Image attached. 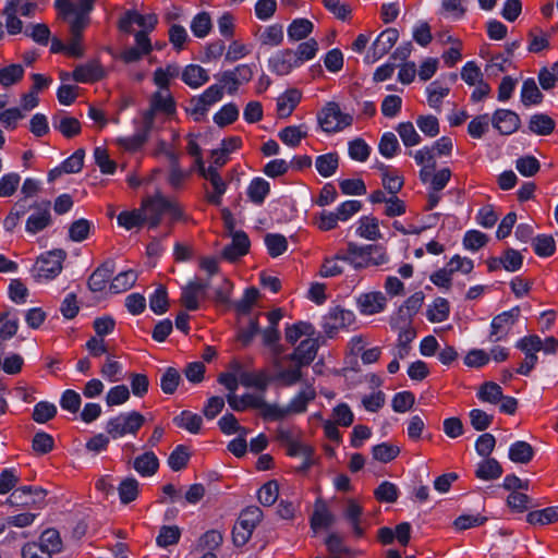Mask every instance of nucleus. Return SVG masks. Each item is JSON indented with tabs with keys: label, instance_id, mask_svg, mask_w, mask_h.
I'll return each instance as SVG.
<instances>
[{
	"label": "nucleus",
	"instance_id": "1",
	"mask_svg": "<svg viewBox=\"0 0 558 558\" xmlns=\"http://www.w3.org/2000/svg\"><path fill=\"white\" fill-rule=\"evenodd\" d=\"M56 7L59 15L69 23L73 35H80L85 26L88 24V13L92 10V0H80L78 4L74 5L68 0H57Z\"/></svg>",
	"mask_w": 558,
	"mask_h": 558
},
{
	"label": "nucleus",
	"instance_id": "2",
	"mask_svg": "<svg viewBox=\"0 0 558 558\" xmlns=\"http://www.w3.org/2000/svg\"><path fill=\"white\" fill-rule=\"evenodd\" d=\"M145 423V417L137 411L122 412L108 420L106 432L112 439L126 435H136Z\"/></svg>",
	"mask_w": 558,
	"mask_h": 558
},
{
	"label": "nucleus",
	"instance_id": "3",
	"mask_svg": "<svg viewBox=\"0 0 558 558\" xmlns=\"http://www.w3.org/2000/svg\"><path fill=\"white\" fill-rule=\"evenodd\" d=\"M40 46L50 44L52 53H63L70 58H82L85 53L86 44L84 37H33Z\"/></svg>",
	"mask_w": 558,
	"mask_h": 558
},
{
	"label": "nucleus",
	"instance_id": "4",
	"mask_svg": "<svg viewBox=\"0 0 558 558\" xmlns=\"http://www.w3.org/2000/svg\"><path fill=\"white\" fill-rule=\"evenodd\" d=\"M514 347L524 354V359L515 369V373L529 376L537 364V353L543 349V340L537 335H529L519 339Z\"/></svg>",
	"mask_w": 558,
	"mask_h": 558
},
{
	"label": "nucleus",
	"instance_id": "5",
	"mask_svg": "<svg viewBox=\"0 0 558 558\" xmlns=\"http://www.w3.org/2000/svg\"><path fill=\"white\" fill-rule=\"evenodd\" d=\"M353 118L343 113L337 102H328L318 114V122L327 133H335L352 124Z\"/></svg>",
	"mask_w": 558,
	"mask_h": 558
},
{
	"label": "nucleus",
	"instance_id": "6",
	"mask_svg": "<svg viewBox=\"0 0 558 558\" xmlns=\"http://www.w3.org/2000/svg\"><path fill=\"white\" fill-rule=\"evenodd\" d=\"M46 496L47 492L39 486H21L12 492L5 504L20 508H40Z\"/></svg>",
	"mask_w": 558,
	"mask_h": 558
},
{
	"label": "nucleus",
	"instance_id": "7",
	"mask_svg": "<svg viewBox=\"0 0 558 558\" xmlns=\"http://www.w3.org/2000/svg\"><path fill=\"white\" fill-rule=\"evenodd\" d=\"M33 213L28 216L25 230L29 234H37L50 227L52 223L50 201L34 202L29 205Z\"/></svg>",
	"mask_w": 558,
	"mask_h": 558
},
{
	"label": "nucleus",
	"instance_id": "8",
	"mask_svg": "<svg viewBox=\"0 0 558 558\" xmlns=\"http://www.w3.org/2000/svg\"><path fill=\"white\" fill-rule=\"evenodd\" d=\"M17 1L11 0L4 8V15L7 16V28L10 35H16L24 32L25 35H50V29L46 24H32L24 28L21 20L16 17Z\"/></svg>",
	"mask_w": 558,
	"mask_h": 558
},
{
	"label": "nucleus",
	"instance_id": "9",
	"mask_svg": "<svg viewBox=\"0 0 558 558\" xmlns=\"http://www.w3.org/2000/svg\"><path fill=\"white\" fill-rule=\"evenodd\" d=\"M157 24L155 14H141L138 12H128L120 20V29L124 33H134L135 35H147L153 32Z\"/></svg>",
	"mask_w": 558,
	"mask_h": 558
},
{
	"label": "nucleus",
	"instance_id": "10",
	"mask_svg": "<svg viewBox=\"0 0 558 558\" xmlns=\"http://www.w3.org/2000/svg\"><path fill=\"white\" fill-rule=\"evenodd\" d=\"M519 316V306H514L511 310L502 312L495 316L490 324L489 340L492 342H497L505 339L511 327L517 323Z\"/></svg>",
	"mask_w": 558,
	"mask_h": 558
},
{
	"label": "nucleus",
	"instance_id": "11",
	"mask_svg": "<svg viewBox=\"0 0 558 558\" xmlns=\"http://www.w3.org/2000/svg\"><path fill=\"white\" fill-rule=\"evenodd\" d=\"M65 257L66 253L61 248L43 254L37 260L38 276L46 279L57 277L62 270V263Z\"/></svg>",
	"mask_w": 558,
	"mask_h": 558
},
{
	"label": "nucleus",
	"instance_id": "12",
	"mask_svg": "<svg viewBox=\"0 0 558 558\" xmlns=\"http://www.w3.org/2000/svg\"><path fill=\"white\" fill-rule=\"evenodd\" d=\"M354 320V314L351 311L341 308L339 306L331 308L323 318V329L328 337L333 335L342 328L351 325Z\"/></svg>",
	"mask_w": 558,
	"mask_h": 558
},
{
	"label": "nucleus",
	"instance_id": "13",
	"mask_svg": "<svg viewBox=\"0 0 558 558\" xmlns=\"http://www.w3.org/2000/svg\"><path fill=\"white\" fill-rule=\"evenodd\" d=\"M318 342L316 339L307 338L295 348V350L286 355L284 360L298 363V366H308L316 357Z\"/></svg>",
	"mask_w": 558,
	"mask_h": 558
},
{
	"label": "nucleus",
	"instance_id": "14",
	"mask_svg": "<svg viewBox=\"0 0 558 558\" xmlns=\"http://www.w3.org/2000/svg\"><path fill=\"white\" fill-rule=\"evenodd\" d=\"M493 126L502 135L513 134L521 125L520 117L509 109H497L492 117Z\"/></svg>",
	"mask_w": 558,
	"mask_h": 558
},
{
	"label": "nucleus",
	"instance_id": "15",
	"mask_svg": "<svg viewBox=\"0 0 558 558\" xmlns=\"http://www.w3.org/2000/svg\"><path fill=\"white\" fill-rule=\"evenodd\" d=\"M367 245H357L354 242H349L345 253H338L337 258L342 262L349 263L354 269H363L369 267L368 257L371 252Z\"/></svg>",
	"mask_w": 558,
	"mask_h": 558
},
{
	"label": "nucleus",
	"instance_id": "16",
	"mask_svg": "<svg viewBox=\"0 0 558 558\" xmlns=\"http://www.w3.org/2000/svg\"><path fill=\"white\" fill-rule=\"evenodd\" d=\"M231 236V243L222 250L221 255L225 259L234 262L248 253L251 242L247 234L241 230L233 232Z\"/></svg>",
	"mask_w": 558,
	"mask_h": 558
},
{
	"label": "nucleus",
	"instance_id": "17",
	"mask_svg": "<svg viewBox=\"0 0 558 558\" xmlns=\"http://www.w3.org/2000/svg\"><path fill=\"white\" fill-rule=\"evenodd\" d=\"M363 507L354 499H348L343 510V518L352 529L354 537L362 538L365 534L364 521L362 519Z\"/></svg>",
	"mask_w": 558,
	"mask_h": 558
},
{
	"label": "nucleus",
	"instance_id": "18",
	"mask_svg": "<svg viewBox=\"0 0 558 558\" xmlns=\"http://www.w3.org/2000/svg\"><path fill=\"white\" fill-rule=\"evenodd\" d=\"M116 270L112 259H107L88 278L87 284L92 292H101Z\"/></svg>",
	"mask_w": 558,
	"mask_h": 558
},
{
	"label": "nucleus",
	"instance_id": "19",
	"mask_svg": "<svg viewBox=\"0 0 558 558\" xmlns=\"http://www.w3.org/2000/svg\"><path fill=\"white\" fill-rule=\"evenodd\" d=\"M387 299L379 291L363 293L357 298V305L362 314L373 315L384 311Z\"/></svg>",
	"mask_w": 558,
	"mask_h": 558
},
{
	"label": "nucleus",
	"instance_id": "20",
	"mask_svg": "<svg viewBox=\"0 0 558 558\" xmlns=\"http://www.w3.org/2000/svg\"><path fill=\"white\" fill-rule=\"evenodd\" d=\"M135 45L126 47L117 57L124 63H134L141 60L144 56L148 54L151 49V43L149 37H135Z\"/></svg>",
	"mask_w": 558,
	"mask_h": 558
},
{
	"label": "nucleus",
	"instance_id": "21",
	"mask_svg": "<svg viewBox=\"0 0 558 558\" xmlns=\"http://www.w3.org/2000/svg\"><path fill=\"white\" fill-rule=\"evenodd\" d=\"M269 62L271 71L278 75H287L293 69L301 66L296 57L293 56L292 49L280 51L274 58H271Z\"/></svg>",
	"mask_w": 558,
	"mask_h": 558
},
{
	"label": "nucleus",
	"instance_id": "22",
	"mask_svg": "<svg viewBox=\"0 0 558 558\" xmlns=\"http://www.w3.org/2000/svg\"><path fill=\"white\" fill-rule=\"evenodd\" d=\"M72 76L78 83H94L105 76V71L98 61H90L88 63L77 65L74 69Z\"/></svg>",
	"mask_w": 558,
	"mask_h": 558
},
{
	"label": "nucleus",
	"instance_id": "23",
	"mask_svg": "<svg viewBox=\"0 0 558 558\" xmlns=\"http://www.w3.org/2000/svg\"><path fill=\"white\" fill-rule=\"evenodd\" d=\"M162 203V195L157 194L143 202V213L146 216V222L150 229L158 227L163 215H166Z\"/></svg>",
	"mask_w": 558,
	"mask_h": 558
},
{
	"label": "nucleus",
	"instance_id": "24",
	"mask_svg": "<svg viewBox=\"0 0 558 558\" xmlns=\"http://www.w3.org/2000/svg\"><path fill=\"white\" fill-rule=\"evenodd\" d=\"M335 522V515L331 513V511L328 509L327 505L322 501L317 500L315 504L314 512L311 517V527L315 532L318 529H328Z\"/></svg>",
	"mask_w": 558,
	"mask_h": 558
},
{
	"label": "nucleus",
	"instance_id": "25",
	"mask_svg": "<svg viewBox=\"0 0 558 558\" xmlns=\"http://www.w3.org/2000/svg\"><path fill=\"white\" fill-rule=\"evenodd\" d=\"M359 226L356 228V234L360 238L376 241L383 238L381 232L379 230L378 219L374 216H362L359 219Z\"/></svg>",
	"mask_w": 558,
	"mask_h": 558
},
{
	"label": "nucleus",
	"instance_id": "26",
	"mask_svg": "<svg viewBox=\"0 0 558 558\" xmlns=\"http://www.w3.org/2000/svg\"><path fill=\"white\" fill-rule=\"evenodd\" d=\"M301 92L296 88L288 89L277 100V111L281 118L291 116L295 107L301 101Z\"/></svg>",
	"mask_w": 558,
	"mask_h": 558
},
{
	"label": "nucleus",
	"instance_id": "27",
	"mask_svg": "<svg viewBox=\"0 0 558 558\" xmlns=\"http://www.w3.org/2000/svg\"><path fill=\"white\" fill-rule=\"evenodd\" d=\"M315 397V389L311 386L301 390L284 408L287 415L304 413L307 409V404L314 400Z\"/></svg>",
	"mask_w": 558,
	"mask_h": 558
},
{
	"label": "nucleus",
	"instance_id": "28",
	"mask_svg": "<svg viewBox=\"0 0 558 558\" xmlns=\"http://www.w3.org/2000/svg\"><path fill=\"white\" fill-rule=\"evenodd\" d=\"M502 474V468L495 458H485L477 464L475 476L483 481L497 480Z\"/></svg>",
	"mask_w": 558,
	"mask_h": 558
},
{
	"label": "nucleus",
	"instance_id": "29",
	"mask_svg": "<svg viewBox=\"0 0 558 558\" xmlns=\"http://www.w3.org/2000/svg\"><path fill=\"white\" fill-rule=\"evenodd\" d=\"M133 466L142 476H151L158 471L159 460L153 451H147L135 458Z\"/></svg>",
	"mask_w": 558,
	"mask_h": 558
},
{
	"label": "nucleus",
	"instance_id": "30",
	"mask_svg": "<svg viewBox=\"0 0 558 558\" xmlns=\"http://www.w3.org/2000/svg\"><path fill=\"white\" fill-rule=\"evenodd\" d=\"M262 393H244L241 397H238L235 393H229L227 396V401L230 408L234 411L241 412L248 408L257 409L259 404Z\"/></svg>",
	"mask_w": 558,
	"mask_h": 558
},
{
	"label": "nucleus",
	"instance_id": "31",
	"mask_svg": "<svg viewBox=\"0 0 558 558\" xmlns=\"http://www.w3.org/2000/svg\"><path fill=\"white\" fill-rule=\"evenodd\" d=\"M508 457L514 463L527 464L534 457V449L529 442L518 440L510 446Z\"/></svg>",
	"mask_w": 558,
	"mask_h": 558
},
{
	"label": "nucleus",
	"instance_id": "32",
	"mask_svg": "<svg viewBox=\"0 0 558 558\" xmlns=\"http://www.w3.org/2000/svg\"><path fill=\"white\" fill-rule=\"evenodd\" d=\"M52 125L66 138H72L78 135L82 130L80 121L73 117L59 118L58 116H54L52 118Z\"/></svg>",
	"mask_w": 558,
	"mask_h": 558
},
{
	"label": "nucleus",
	"instance_id": "33",
	"mask_svg": "<svg viewBox=\"0 0 558 558\" xmlns=\"http://www.w3.org/2000/svg\"><path fill=\"white\" fill-rule=\"evenodd\" d=\"M182 80L185 84L193 88H197L208 82L209 75L207 71L198 64L187 65L183 73Z\"/></svg>",
	"mask_w": 558,
	"mask_h": 558
},
{
	"label": "nucleus",
	"instance_id": "34",
	"mask_svg": "<svg viewBox=\"0 0 558 558\" xmlns=\"http://www.w3.org/2000/svg\"><path fill=\"white\" fill-rule=\"evenodd\" d=\"M143 210L142 207L140 209L121 211L117 217L118 225L126 230L141 228L146 222V216Z\"/></svg>",
	"mask_w": 558,
	"mask_h": 558
},
{
	"label": "nucleus",
	"instance_id": "35",
	"mask_svg": "<svg viewBox=\"0 0 558 558\" xmlns=\"http://www.w3.org/2000/svg\"><path fill=\"white\" fill-rule=\"evenodd\" d=\"M269 192L270 184L263 178H254L247 187V196L256 205H262Z\"/></svg>",
	"mask_w": 558,
	"mask_h": 558
},
{
	"label": "nucleus",
	"instance_id": "36",
	"mask_svg": "<svg viewBox=\"0 0 558 558\" xmlns=\"http://www.w3.org/2000/svg\"><path fill=\"white\" fill-rule=\"evenodd\" d=\"M173 423L192 434H198L203 425V418L201 415L185 410L173 418Z\"/></svg>",
	"mask_w": 558,
	"mask_h": 558
},
{
	"label": "nucleus",
	"instance_id": "37",
	"mask_svg": "<svg viewBox=\"0 0 558 558\" xmlns=\"http://www.w3.org/2000/svg\"><path fill=\"white\" fill-rule=\"evenodd\" d=\"M526 521L532 525H547L558 521V506L547 507L542 510L531 511L526 515Z\"/></svg>",
	"mask_w": 558,
	"mask_h": 558
},
{
	"label": "nucleus",
	"instance_id": "38",
	"mask_svg": "<svg viewBox=\"0 0 558 558\" xmlns=\"http://www.w3.org/2000/svg\"><path fill=\"white\" fill-rule=\"evenodd\" d=\"M529 129L537 135H549L555 130V121L545 113H536L531 117Z\"/></svg>",
	"mask_w": 558,
	"mask_h": 558
},
{
	"label": "nucleus",
	"instance_id": "39",
	"mask_svg": "<svg viewBox=\"0 0 558 558\" xmlns=\"http://www.w3.org/2000/svg\"><path fill=\"white\" fill-rule=\"evenodd\" d=\"M315 167L318 173L324 178L331 177L339 167V156L337 153L320 155L315 160Z\"/></svg>",
	"mask_w": 558,
	"mask_h": 558
},
{
	"label": "nucleus",
	"instance_id": "40",
	"mask_svg": "<svg viewBox=\"0 0 558 558\" xmlns=\"http://www.w3.org/2000/svg\"><path fill=\"white\" fill-rule=\"evenodd\" d=\"M240 383L244 387H253L258 389L263 395L265 393L269 378L264 371L260 372H243L240 375Z\"/></svg>",
	"mask_w": 558,
	"mask_h": 558
},
{
	"label": "nucleus",
	"instance_id": "41",
	"mask_svg": "<svg viewBox=\"0 0 558 558\" xmlns=\"http://www.w3.org/2000/svg\"><path fill=\"white\" fill-rule=\"evenodd\" d=\"M304 125H289L283 128L278 136L283 144L290 147H296L301 141L306 137L307 132Z\"/></svg>",
	"mask_w": 558,
	"mask_h": 558
},
{
	"label": "nucleus",
	"instance_id": "42",
	"mask_svg": "<svg viewBox=\"0 0 558 558\" xmlns=\"http://www.w3.org/2000/svg\"><path fill=\"white\" fill-rule=\"evenodd\" d=\"M137 279L136 271L129 269L118 274L110 283V291L112 293H121L131 289Z\"/></svg>",
	"mask_w": 558,
	"mask_h": 558
},
{
	"label": "nucleus",
	"instance_id": "43",
	"mask_svg": "<svg viewBox=\"0 0 558 558\" xmlns=\"http://www.w3.org/2000/svg\"><path fill=\"white\" fill-rule=\"evenodd\" d=\"M138 482L134 477H126L118 486V494L121 504L128 505L134 501L138 496Z\"/></svg>",
	"mask_w": 558,
	"mask_h": 558
},
{
	"label": "nucleus",
	"instance_id": "44",
	"mask_svg": "<svg viewBox=\"0 0 558 558\" xmlns=\"http://www.w3.org/2000/svg\"><path fill=\"white\" fill-rule=\"evenodd\" d=\"M37 543L50 555L60 553L62 549L60 534L54 529H48L44 531L39 537V542Z\"/></svg>",
	"mask_w": 558,
	"mask_h": 558
},
{
	"label": "nucleus",
	"instance_id": "45",
	"mask_svg": "<svg viewBox=\"0 0 558 558\" xmlns=\"http://www.w3.org/2000/svg\"><path fill=\"white\" fill-rule=\"evenodd\" d=\"M450 305L444 298L435 299L434 303L427 310V319L432 323H442L449 317Z\"/></svg>",
	"mask_w": 558,
	"mask_h": 558
},
{
	"label": "nucleus",
	"instance_id": "46",
	"mask_svg": "<svg viewBox=\"0 0 558 558\" xmlns=\"http://www.w3.org/2000/svg\"><path fill=\"white\" fill-rule=\"evenodd\" d=\"M543 94L533 78L523 82L521 89V101L524 106L538 105L543 100Z\"/></svg>",
	"mask_w": 558,
	"mask_h": 558
},
{
	"label": "nucleus",
	"instance_id": "47",
	"mask_svg": "<svg viewBox=\"0 0 558 558\" xmlns=\"http://www.w3.org/2000/svg\"><path fill=\"white\" fill-rule=\"evenodd\" d=\"M502 389L501 387L494 381H485L478 389L476 396L483 402H488L492 404L499 403L500 399H502Z\"/></svg>",
	"mask_w": 558,
	"mask_h": 558
},
{
	"label": "nucleus",
	"instance_id": "48",
	"mask_svg": "<svg viewBox=\"0 0 558 558\" xmlns=\"http://www.w3.org/2000/svg\"><path fill=\"white\" fill-rule=\"evenodd\" d=\"M181 537V530L177 525H162L159 530V534L156 537V544L161 548L179 543Z\"/></svg>",
	"mask_w": 558,
	"mask_h": 558
},
{
	"label": "nucleus",
	"instance_id": "49",
	"mask_svg": "<svg viewBox=\"0 0 558 558\" xmlns=\"http://www.w3.org/2000/svg\"><path fill=\"white\" fill-rule=\"evenodd\" d=\"M400 453V448L389 442H381L372 448L374 460L381 463H388L396 459Z\"/></svg>",
	"mask_w": 558,
	"mask_h": 558
},
{
	"label": "nucleus",
	"instance_id": "50",
	"mask_svg": "<svg viewBox=\"0 0 558 558\" xmlns=\"http://www.w3.org/2000/svg\"><path fill=\"white\" fill-rule=\"evenodd\" d=\"M318 51V44L317 41L312 37L306 41H303L298 45V47L293 50V56L296 57L299 63L302 65L303 63L312 60L315 58Z\"/></svg>",
	"mask_w": 558,
	"mask_h": 558
},
{
	"label": "nucleus",
	"instance_id": "51",
	"mask_svg": "<svg viewBox=\"0 0 558 558\" xmlns=\"http://www.w3.org/2000/svg\"><path fill=\"white\" fill-rule=\"evenodd\" d=\"M265 245L271 257H278L288 250L286 236L279 233H267L265 235Z\"/></svg>",
	"mask_w": 558,
	"mask_h": 558
},
{
	"label": "nucleus",
	"instance_id": "52",
	"mask_svg": "<svg viewBox=\"0 0 558 558\" xmlns=\"http://www.w3.org/2000/svg\"><path fill=\"white\" fill-rule=\"evenodd\" d=\"M239 118V108L235 104L229 102L221 107V109L215 113L214 122L220 126L225 128L233 122H235Z\"/></svg>",
	"mask_w": 558,
	"mask_h": 558
},
{
	"label": "nucleus",
	"instance_id": "53",
	"mask_svg": "<svg viewBox=\"0 0 558 558\" xmlns=\"http://www.w3.org/2000/svg\"><path fill=\"white\" fill-rule=\"evenodd\" d=\"M533 248L537 256L549 257L556 251V243L551 235L538 234L533 239Z\"/></svg>",
	"mask_w": 558,
	"mask_h": 558
},
{
	"label": "nucleus",
	"instance_id": "54",
	"mask_svg": "<svg viewBox=\"0 0 558 558\" xmlns=\"http://www.w3.org/2000/svg\"><path fill=\"white\" fill-rule=\"evenodd\" d=\"M314 333V327L312 324L306 322H298L286 328V340L294 344L299 341L302 336H312Z\"/></svg>",
	"mask_w": 558,
	"mask_h": 558
},
{
	"label": "nucleus",
	"instance_id": "55",
	"mask_svg": "<svg viewBox=\"0 0 558 558\" xmlns=\"http://www.w3.org/2000/svg\"><path fill=\"white\" fill-rule=\"evenodd\" d=\"M538 82L546 92L558 86V62H555L550 68L543 66L538 72Z\"/></svg>",
	"mask_w": 558,
	"mask_h": 558
},
{
	"label": "nucleus",
	"instance_id": "56",
	"mask_svg": "<svg viewBox=\"0 0 558 558\" xmlns=\"http://www.w3.org/2000/svg\"><path fill=\"white\" fill-rule=\"evenodd\" d=\"M181 381V375L174 367H167L160 377V388L163 393L172 395L175 392Z\"/></svg>",
	"mask_w": 558,
	"mask_h": 558
},
{
	"label": "nucleus",
	"instance_id": "57",
	"mask_svg": "<svg viewBox=\"0 0 558 558\" xmlns=\"http://www.w3.org/2000/svg\"><path fill=\"white\" fill-rule=\"evenodd\" d=\"M515 169L523 177H533L539 169L541 163L538 159L532 155H525L515 160Z\"/></svg>",
	"mask_w": 558,
	"mask_h": 558
},
{
	"label": "nucleus",
	"instance_id": "58",
	"mask_svg": "<svg viewBox=\"0 0 558 558\" xmlns=\"http://www.w3.org/2000/svg\"><path fill=\"white\" fill-rule=\"evenodd\" d=\"M259 296V291L255 287L245 289L241 300L236 301L233 306L235 311L241 315H246L251 312L253 305L256 303Z\"/></svg>",
	"mask_w": 558,
	"mask_h": 558
},
{
	"label": "nucleus",
	"instance_id": "59",
	"mask_svg": "<svg viewBox=\"0 0 558 558\" xmlns=\"http://www.w3.org/2000/svg\"><path fill=\"white\" fill-rule=\"evenodd\" d=\"M93 223L84 218L73 221L69 228V238L73 242H82L89 235Z\"/></svg>",
	"mask_w": 558,
	"mask_h": 558
},
{
	"label": "nucleus",
	"instance_id": "60",
	"mask_svg": "<svg viewBox=\"0 0 558 558\" xmlns=\"http://www.w3.org/2000/svg\"><path fill=\"white\" fill-rule=\"evenodd\" d=\"M150 105L157 111H162L167 114H171L175 111V104L169 93L156 92L150 98Z\"/></svg>",
	"mask_w": 558,
	"mask_h": 558
},
{
	"label": "nucleus",
	"instance_id": "61",
	"mask_svg": "<svg viewBox=\"0 0 558 558\" xmlns=\"http://www.w3.org/2000/svg\"><path fill=\"white\" fill-rule=\"evenodd\" d=\"M24 69L21 64H10L0 69V84L11 86L23 78Z\"/></svg>",
	"mask_w": 558,
	"mask_h": 558
},
{
	"label": "nucleus",
	"instance_id": "62",
	"mask_svg": "<svg viewBox=\"0 0 558 558\" xmlns=\"http://www.w3.org/2000/svg\"><path fill=\"white\" fill-rule=\"evenodd\" d=\"M501 262L504 269L514 272L522 268L523 255L519 251L509 247L501 254Z\"/></svg>",
	"mask_w": 558,
	"mask_h": 558
},
{
	"label": "nucleus",
	"instance_id": "63",
	"mask_svg": "<svg viewBox=\"0 0 558 558\" xmlns=\"http://www.w3.org/2000/svg\"><path fill=\"white\" fill-rule=\"evenodd\" d=\"M223 542V536L220 532L216 530H210L204 533L198 542L197 549L207 550L214 553Z\"/></svg>",
	"mask_w": 558,
	"mask_h": 558
},
{
	"label": "nucleus",
	"instance_id": "64",
	"mask_svg": "<svg viewBox=\"0 0 558 558\" xmlns=\"http://www.w3.org/2000/svg\"><path fill=\"white\" fill-rule=\"evenodd\" d=\"M57 414V407L48 401H40L34 407L33 420L39 424L47 423Z\"/></svg>",
	"mask_w": 558,
	"mask_h": 558
}]
</instances>
